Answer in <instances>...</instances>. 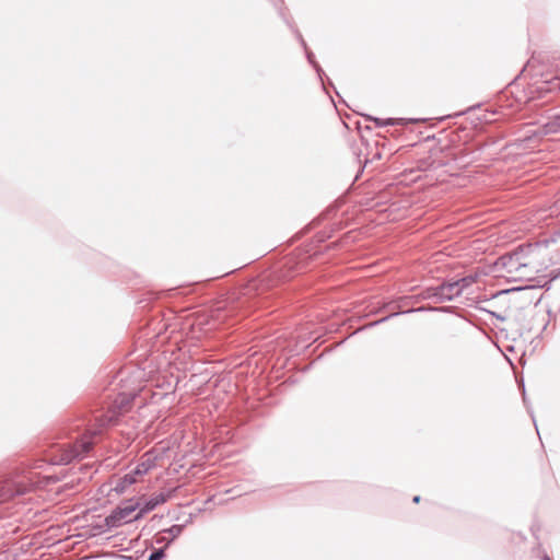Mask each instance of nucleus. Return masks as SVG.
<instances>
[{
	"label": "nucleus",
	"instance_id": "f257e3e1",
	"mask_svg": "<svg viewBox=\"0 0 560 560\" xmlns=\"http://www.w3.org/2000/svg\"><path fill=\"white\" fill-rule=\"evenodd\" d=\"M494 268L497 276L508 281H521L529 277L528 265L522 261V256L518 254L502 256Z\"/></svg>",
	"mask_w": 560,
	"mask_h": 560
},
{
	"label": "nucleus",
	"instance_id": "f03ea898",
	"mask_svg": "<svg viewBox=\"0 0 560 560\" xmlns=\"http://www.w3.org/2000/svg\"><path fill=\"white\" fill-rule=\"evenodd\" d=\"M37 486L33 474L15 476L10 479L0 480V503L8 502L18 495L25 494Z\"/></svg>",
	"mask_w": 560,
	"mask_h": 560
},
{
	"label": "nucleus",
	"instance_id": "7ed1b4c3",
	"mask_svg": "<svg viewBox=\"0 0 560 560\" xmlns=\"http://www.w3.org/2000/svg\"><path fill=\"white\" fill-rule=\"evenodd\" d=\"M97 433L96 430L88 431L79 441L73 445L67 447H59L56 450L58 454H55L54 462L56 464L67 465L71 460L82 456L89 452L93 445L92 438Z\"/></svg>",
	"mask_w": 560,
	"mask_h": 560
},
{
	"label": "nucleus",
	"instance_id": "20e7f679",
	"mask_svg": "<svg viewBox=\"0 0 560 560\" xmlns=\"http://www.w3.org/2000/svg\"><path fill=\"white\" fill-rule=\"evenodd\" d=\"M138 506V503L131 502L118 506L112 512L110 515L106 517V524L112 527H118L122 524H127L133 520H137L135 512Z\"/></svg>",
	"mask_w": 560,
	"mask_h": 560
},
{
	"label": "nucleus",
	"instance_id": "39448f33",
	"mask_svg": "<svg viewBox=\"0 0 560 560\" xmlns=\"http://www.w3.org/2000/svg\"><path fill=\"white\" fill-rule=\"evenodd\" d=\"M166 500H167V497L163 493H160V494L155 495L154 498L150 499L143 505V508L140 510V512L136 514V518H140L144 513L152 511L155 506L164 503Z\"/></svg>",
	"mask_w": 560,
	"mask_h": 560
},
{
	"label": "nucleus",
	"instance_id": "423d86ee",
	"mask_svg": "<svg viewBox=\"0 0 560 560\" xmlns=\"http://www.w3.org/2000/svg\"><path fill=\"white\" fill-rule=\"evenodd\" d=\"M137 481H139V478L131 471L117 481L115 490L118 493H121L126 490L128 486L136 483Z\"/></svg>",
	"mask_w": 560,
	"mask_h": 560
},
{
	"label": "nucleus",
	"instance_id": "0eeeda50",
	"mask_svg": "<svg viewBox=\"0 0 560 560\" xmlns=\"http://www.w3.org/2000/svg\"><path fill=\"white\" fill-rule=\"evenodd\" d=\"M467 283H468L467 279H462L458 282L447 284L442 288L443 294H447L448 296H452L453 294H459L462 289L464 288V285Z\"/></svg>",
	"mask_w": 560,
	"mask_h": 560
},
{
	"label": "nucleus",
	"instance_id": "6e6552de",
	"mask_svg": "<svg viewBox=\"0 0 560 560\" xmlns=\"http://www.w3.org/2000/svg\"><path fill=\"white\" fill-rule=\"evenodd\" d=\"M150 469V465L147 464L145 462H141L133 470L132 472L138 477H142L143 475H145Z\"/></svg>",
	"mask_w": 560,
	"mask_h": 560
},
{
	"label": "nucleus",
	"instance_id": "1a4fd4ad",
	"mask_svg": "<svg viewBox=\"0 0 560 560\" xmlns=\"http://www.w3.org/2000/svg\"><path fill=\"white\" fill-rule=\"evenodd\" d=\"M373 121L376 126L382 127L386 125H399L402 124V119H382V118H373Z\"/></svg>",
	"mask_w": 560,
	"mask_h": 560
},
{
	"label": "nucleus",
	"instance_id": "9d476101",
	"mask_svg": "<svg viewBox=\"0 0 560 560\" xmlns=\"http://www.w3.org/2000/svg\"><path fill=\"white\" fill-rule=\"evenodd\" d=\"M163 556H164L163 551L159 550V551L153 552L150 556L149 560H162Z\"/></svg>",
	"mask_w": 560,
	"mask_h": 560
},
{
	"label": "nucleus",
	"instance_id": "9b49d317",
	"mask_svg": "<svg viewBox=\"0 0 560 560\" xmlns=\"http://www.w3.org/2000/svg\"><path fill=\"white\" fill-rule=\"evenodd\" d=\"M419 501H420V497L417 495V497L413 498V502L415 503H419Z\"/></svg>",
	"mask_w": 560,
	"mask_h": 560
}]
</instances>
